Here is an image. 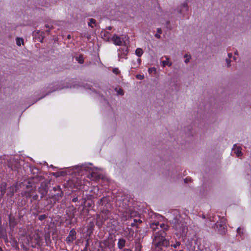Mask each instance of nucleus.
I'll return each instance as SVG.
<instances>
[{
    "mask_svg": "<svg viewBox=\"0 0 251 251\" xmlns=\"http://www.w3.org/2000/svg\"><path fill=\"white\" fill-rule=\"evenodd\" d=\"M8 221L9 226L10 228H14L17 225V220L15 216H14L12 213L9 214L8 215Z\"/></svg>",
    "mask_w": 251,
    "mask_h": 251,
    "instance_id": "nucleus-7",
    "label": "nucleus"
},
{
    "mask_svg": "<svg viewBox=\"0 0 251 251\" xmlns=\"http://www.w3.org/2000/svg\"><path fill=\"white\" fill-rule=\"evenodd\" d=\"M142 223V221L139 219H134L133 220V222L131 223V226L132 227H138V224H141Z\"/></svg>",
    "mask_w": 251,
    "mask_h": 251,
    "instance_id": "nucleus-14",
    "label": "nucleus"
},
{
    "mask_svg": "<svg viewBox=\"0 0 251 251\" xmlns=\"http://www.w3.org/2000/svg\"><path fill=\"white\" fill-rule=\"evenodd\" d=\"M46 27L47 28H49V29L47 30H46V31H47V32H50V27H49V25H46Z\"/></svg>",
    "mask_w": 251,
    "mask_h": 251,
    "instance_id": "nucleus-38",
    "label": "nucleus"
},
{
    "mask_svg": "<svg viewBox=\"0 0 251 251\" xmlns=\"http://www.w3.org/2000/svg\"><path fill=\"white\" fill-rule=\"evenodd\" d=\"M0 251H3L2 248H1V247L0 246Z\"/></svg>",
    "mask_w": 251,
    "mask_h": 251,
    "instance_id": "nucleus-50",
    "label": "nucleus"
},
{
    "mask_svg": "<svg viewBox=\"0 0 251 251\" xmlns=\"http://www.w3.org/2000/svg\"><path fill=\"white\" fill-rule=\"evenodd\" d=\"M29 239L30 241L31 246L35 248L37 246L41 245L42 241V237L40 234L39 230H35L29 236Z\"/></svg>",
    "mask_w": 251,
    "mask_h": 251,
    "instance_id": "nucleus-3",
    "label": "nucleus"
},
{
    "mask_svg": "<svg viewBox=\"0 0 251 251\" xmlns=\"http://www.w3.org/2000/svg\"><path fill=\"white\" fill-rule=\"evenodd\" d=\"M226 63H227V67H229L230 66V59L229 58L226 59Z\"/></svg>",
    "mask_w": 251,
    "mask_h": 251,
    "instance_id": "nucleus-35",
    "label": "nucleus"
},
{
    "mask_svg": "<svg viewBox=\"0 0 251 251\" xmlns=\"http://www.w3.org/2000/svg\"><path fill=\"white\" fill-rule=\"evenodd\" d=\"M96 20L94 19H90L89 20V22H88V25L91 26V27H93L96 24Z\"/></svg>",
    "mask_w": 251,
    "mask_h": 251,
    "instance_id": "nucleus-17",
    "label": "nucleus"
},
{
    "mask_svg": "<svg viewBox=\"0 0 251 251\" xmlns=\"http://www.w3.org/2000/svg\"><path fill=\"white\" fill-rule=\"evenodd\" d=\"M112 72L115 75H119L120 73V71L118 68H115L113 69Z\"/></svg>",
    "mask_w": 251,
    "mask_h": 251,
    "instance_id": "nucleus-24",
    "label": "nucleus"
},
{
    "mask_svg": "<svg viewBox=\"0 0 251 251\" xmlns=\"http://www.w3.org/2000/svg\"><path fill=\"white\" fill-rule=\"evenodd\" d=\"M5 234V232L4 231H3L2 230V228H1V232H0V237L4 238Z\"/></svg>",
    "mask_w": 251,
    "mask_h": 251,
    "instance_id": "nucleus-31",
    "label": "nucleus"
},
{
    "mask_svg": "<svg viewBox=\"0 0 251 251\" xmlns=\"http://www.w3.org/2000/svg\"><path fill=\"white\" fill-rule=\"evenodd\" d=\"M173 227L176 230L177 235H183L186 233L187 227L185 224L176 219L174 220Z\"/></svg>",
    "mask_w": 251,
    "mask_h": 251,
    "instance_id": "nucleus-2",
    "label": "nucleus"
},
{
    "mask_svg": "<svg viewBox=\"0 0 251 251\" xmlns=\"http://www.w3.org/2000/svg\"><path fill=\"white\" fill-rule=\"evenodd\" d=\"M184 57L186 58V59L185 60V62L186 63H188L189 62V59L191 58L190 55L188 56L187 54H185Z\"/></svg>",
    "mask_w": 251,
    "mask_h": 251,
    "instance_id": "nucleus-27",
    "label": "nucleus"
},
{
    "mask_svg": "<svg viewBox=\"0 0 251 251\" xmlns=\"http://www.w3.org/2000/svg\"><path fill=\"white\" fill-rule=\"evenodd\" d=\"M235 55H238V52H237V51H236L235 52Z\"/></svg>",
    "mask_w": 251,
    "mask_h": 251,
    "instance_id": "nucleus-49",
    "label": "nucleus"
},
{
    "mask_svg": "<svg viewBox=\"0 0 251 251\" xmlns=\"http://www.w3.org/2000/svg\"><path fill=\"white\" fill-rule=\"evenodd\" d=\"M24 41L22 38L17 37L16 38V44L20 46H21V44H23Z\"/></svg>",
    "mask_w": 251,
    "mask_h": 251,
    "instance_id": "nucleus-19",
    "label": "nucleus"
},
{
    "mask_svg": "<svg viewBox=\"0 0 251 251\" xmlns=\"http://www.w3.org/2000/svg\"><path fill=\"white\" fill-rule=\"evenodd\" d=\"M142 247L140 245L136 246L135 251H141Z\"/></svg>",
    "mask_w": 251,
    "mask_h": 251,
    "instance_id": "nucleus-28",
    "label": "nucleus"
},
{
    "mask_svg": "<svg viewBox=\"0 0 251 251\" xmlns=\"http://www.w3.org/2000/svg\"><path fill=\"white\" fill-rule=\"evenodd\" d=\"M77 184H75V187L77 189H83L82 187V185H84V181L83 180H77Z\"/></svg>",
    "mask_w": 251,
    "mask_h": 251,
    "instance_id": "nucleus-15",
    "label": "nucleus"
},
{
    "mask_svg": "<svg viewBox=\"0 0 251 251\" xmlns=\"http://www.w3.org/2000/svg\"><path fill=\"white\" fill-rule=\"evenodd\" d=\"M188 10V6L187 2H184L183 3L180 7V9H179L178 12L180 14H184V12H187Z\"/></svg>",
    "mask_w": 251,
    "mask_h": 251,
    "instance_id": "nucleus-11",
    "label": "nucleus"
},
{
    "mask_svg": "<svg viewBox=\"0 0 251 251\" xmlns=\"http://www.w3.org/2000/svg\"><path fill=\"white\" fill-rule=\"evenodd\" d=\"M76 232L75 229H72L70 230L69 235L66 239V243L68 244H70L76 239Z\"/></svg>",
    "mask_w": 251,
    "mask_h": 251,
    "instance_id": "nucleus-6",
    "label": "nucleus"
},
{
    "mask_svg": "<svg viewBox=\"0 0 251 251\" xmlns=\"http://www.w3.org/2000/svg\"><path fill=\"white\" fill-rule=\"evenodd\" d=\"M236 147V145H234V147H233V150H235V147Z\"/></svg>",
    "mask_w": 251,
    "mask_h": 251,
    "instance_id": "nucleus-48",
    "label": "nucleus"
},
{
    "mask_svg": "<svg viewBox=\"0 0 251 251\" xmlns=\"http://www.w3.org/2000/svg\"><path fill=\"white\" fill-rule=\"evenodd\" d=\"M113 43L117 46H121L123 42V39L117 35H114L112 38Z\"/></svg>",
    "mask_w": 251,
    "mask_h": 251,
    "instance_id": "nucleus-9",
    "label": "nucleus"
},
{
    "mask_svg": "<svg viewBox=\"0 0 251 251\" xmlns=\"http://www.w3.org/2000/svg\"><path fill=\"white\" fill-rule=\"evenodd\" d=\"M111 28H111V27H110V26L108 27V29H109V30H111Z\"/></svg>",
    "mask_w": 251,
    "mask_h": 251,
    "instance_id": "nucleus-51",
    "label": "nucleus"
},
{
    "mask_svg": "<svg viewBox=\"0 0 251 251\" xmlns=\"http://www.w3.org/2000/svg\"><path fill=\"white\" fill-rule=\"evenodd\" d=\"M118 94L119 95H124V91H123V89H119V90L118 91Z\"/></svg>",
    "mask_w": 251,
    "mask_h": 251,
    "instance_id": "nucleus-32",
    "label": "nucleus"
},
{
    "mask_svg": "<svg viewBox=\"0 0 251 251\" xmlns=\"http://www.w3.org/2000/svg\"><path fill=\"white\" fill-rule=\"evenodd\" d=\"M70 37V35H68V38H69Z\"/></svg>",
    "mask_w": 251,
    "mask_h": 251,
    "instance_id": "nucleus-55",
    "label": "nucleus"
},
{
    "mask_svg": "<svg viewBox=\"0 0 251 251\" xmlns=\"http://www.w3.org/2000/svg\"><path fill=\"white\" fill-rule=\"evenodd\" d=\"M77 60H78V62L80 64L83 63L84 62L83 59L80 57L78 58V59Z\"/></svg>",
    "mask_w": 251,
    "mask_h": 251,
    "instance_id": "nucleus-34",
    "label": "nucleus"
},
{
    "mask_svg": "<svg viewBox=\"0 0 251 251\" xmlns=\"http://www.w3.org/2000/svg\"><path fill=\"white\" fill-rule=\"evenodd\" d=\"M156 71V69L155 68H149L148 69V72L150 73V74H151L153 71L155 72Z\"/></svg>",
    "mask_w": 251,
    "mask_h": 251,
    "instance_id": "nucleus-29",
    "label": "nucleus"
},
{
    "mask_svg": "<svg viewBox=\"0 0 251 251\" xmlns=\"http://www.w3.org/2000/svg\"><path fill=\"white\" fill-rule=\"evenodd\" d=\"M155 36L157 38H160V36L159 35V33H157L155 34Z\"/></svg>",
    "mask_w": 251,
    "mask_h": 251,
    "instance_id": "nucleus-41",
    "label": "nucleus"
},
{
    "mask_svg": "<svg viewBox=\"0 0 251 251\" xmlns=\"http://www.w3.org/2000/svg\"><path fill=\"white\" fill-rule=\"evenodd\" d=\"M105 217L103 218L104 220H105L109 218V215L110 214V212L108 210H107L106 211H105Z\"/></svg>",
    "mask_w": 251,
    "mask_h": 251,
    "instance_id": "nucleus-25",
    "label": "nucleus"
},
{
    "mask_svg": "<svg viewBox=\"0 0 251 251\" xmlns=\"http://www.w3.org/2000/svg\"><path fill=\"white\" fill-rule=\"evenodd\" d=\"M78 201V198L77 197L74 198L72 200V201L74 202H75Z\"/></svg>",
    "mask_w": 251,
    "mask_h": 251,
    "instance_id": "nucleus-36",
    "label": "nucleus"
},
{
    "mask_svg": "<svg viewBox=\"0 0 251 251\" xmlns=\"http://www.w3.org/2000/svg\"><path fill=\"white\" fill-rule=\"evenodd\" d=\"M180 245V242L179 241L176 242V244L174 245H172V247H174V248H176L177 247L179 246Z\"/></svg>",
    "mask_w": 251,
    "mask_h": 251,
    "instance_id": "nucleus-26",
    "label": "nucleus"
},
{
    "mask_svg": "<svg viewBox=\"0 0 251 251\" xmlns=\"http://www.w3.org/2000/svg\"><path fill=\"white\" fill-rule=\"evenodd\" d=\"M138 62L139 63H141V59H140V58H139V59H138Z\"/></svg>",
    "mask_w": 251,
    "mask_h": 251,
    "instance_id": "nucleus-45",
    "label": "nucleus"
},
{
    "mask_svg": "<svg viewBox=\"0 0 251 251\" xmlns=\"http://www.w3.org/2000/svg\"><path fill=\"white\" fill-rule=\"evenodd\" d=\"M133 213H131V212L130 213V217H132L135 216V214H133Z\"/></svg>",
    "mask_w": 251,
    "mask_h": 251,
    "instance_id": "nucleus-42",
    "label": "nucleus"
},
{
    "mask_svg": "<svg viewBox=\"0 0 251 251\" xmlns=\"http://www.w3.org/2000/svg\"><path fill=\"white\" fill-rule=\"evenodd\" d=\"M89 246V242L88 241H87L86 244L85 245V249H88V247Z\"/></svg>",
    "mask_w": 251,
    "mask_h": 251,
    "instance_id": "nucleus-39",
    "label": "nucleus"
},
{
    "mask_svg": "<svg viewBox=\"0 0 251 251\" xmlns=\"http://www.w3.org/2000/svg\"><path fill=\"white\" fill-rule=\"evenodd\" d=\"M10 191L12 193V195H13L14 193L16 191L17 187L15 186H12L10 187Z\"/></svg>",
    "mask_w": 251,
    "mask_h": 251,
    "instance_id": "nucleus-23",
    "label": "nucleus"
},
{
    "mask_svg": "<svg viewBox=\"0 0 251 251\" xmlns=\"http://www.w3.org/2000/svg\"><path fill=\"white\" fill-rule=\"evenodd\" d=\"M1 192H2V193H5V191L4 190L1 191Z\"/></svg>",
    "mask_w": 251,
    "mask_h": 251,
    "instance_id": "nucleus-53",
    "label": "nucleus"
},
{
    "mask_svg": "<svg viewBox=\"0 0 251 251\" xmlns=\"http://www.w3.org/2000/svg\"><path fill=\"white\" fill-rule=\"evenodd\" d=\"M179 251H183L182 250H180Z\"/></svg>",
    "mask_w": 251,
    "mask_h": 251,
    "instance_id": "nucleus-56",
    "label": "nucleus"
},
{
    "mask_svg": "<svg viewBox=\"0 0 251 251\" xmlns=\"http://www.w3.org/2000/svg\"><path fill=\"white\" fill-rule=\"evenodd\" d=\"M39 196L37 194H33V195L31 197V199L30 200V202L32 203L33 201H36L38 199Z\"/></svg>",
    "mask_w": 251,
    "mask_h": 251,
    "instance_id": "nucleus-21",
    "label": "nucleus"
},
{
    "mask_svg": "<svg viewBox=\"0 0 251 251\" xmlns=\"http://www.w3.org/2000/svg\"><path fill=\"white\" fill-rule=\"evenodd\" d=\"M157 33L161 34L162 33V30L161 28H157Z\"/></svg>",
    "mask_w": 251,
    "mask_h": 251,
    "instance_id": "nucleus-37",
    "label": "nucleus"
},
{
    "mask_svg": "<svg viewBox=\"0 0 251 251\" xmlns=\"http://www.w3.org/2000/svg\"><path fill=\"white\" fill-rule=\"evenodd\" d=\"M163 64H164V65H165L166 64V62L165 61L163 62Z\"/></svg>",
    "mask_w": 251,
    "mask_h": 251,
    "instance_id": "nucleus-52",
    "label": "nucleus"
},
{
    "mask_svg": "<svg viewBox=\"0 0 251 251\" xmlns=\"http://www.w3.org/2000/svg\"><path fill=\"white\" fill-rule=\"evenodd\" d=\"M228 56L229 58L230 59L232 57V53H229L228 54Z\"/></svg>",
    "mask_w": 251,
    "mask_h": 251,
    "instance_id": "nucleus-44",
    "label": "nucleus"
},
{
    "mask_svg": "<svg viewBox=\"0 0 251 251\" xmlns=\"http://www.w3.org/2000/svg\"><path fill=\"white\" fill-rule=\"evenodd\" d=\"M136 78L139 79H142L144 78V75H136Z\"/></svg>",
    "mask_w": 251,
    "mask_h": 251,
    "instance_id": "nucleus-33",
    "label": "nucleus"
},
{
    "mask_svg": "<svg viewBox=\"0 0 251 251\" xmlns=\"http://www.w3.org/2000/svg\"><path fill=\"white\" fill-rule=\"evenodd\" d=\"M240 230H241V228L240 227H238L237 229V232L238 233V234H240Z\"/></svg>",
    "mask_w": 251,
    "mask_h": 251,
    "instance_id": "nucleus-43",
    "label": "nucleus"
},
{
    "mask_svg": "<svg viewBox=\"0 0 251 251\" xmlns=\"http://www.w3.org/2000/svg\"><path fill=\"white\" fill-rule=\"evenodd\" d=\"M38 192L41 195V199L43 198L47 193V190L46 188L43 187H39Z\"/></svg>",
    "mask_w": 251,
    "mask_h": 251,
    "instance_id": "nucleus-13",
    "label": "nucleus"
},
{
    "mask_svg": "<svg viewBox=\"0 0 251 251\" xmlns=\"http://www.w3.org/2000/svg\"><path fill=\"white\" fill-rule=\"evenodd\" d=\"M107 201V198H105V197H102L101 199H100L98 201V203L99 204V205H103V203L104 202H105V201Z\"/></svg>",
    "mask_w": 251,
    "mask_h": 251,
    "instance_id": "nucleus-18",
    "label": "nucleus"
},
{
    "mask_svg": "<svg viewBox=\"0 0 251 251\" xmlns=\"http://www.w3.org/2000/svg\"><path fill=\"white\" fill-rule=\"evenodd\" d=\"M143 50L141 48H137L135 50L136 55L140 57L143 54Z\"/></svg>",
    "mask_w": 251,
    "mask_h": 251,
    "instance_id": "nucleus-16",
    "label": "nucleus"
},
{
    "mask_svg": "<svg viewBox=\"0 0 251 251\" xmlns=\"http://www.w3.org/2000/svg\"><path fill=\"white\" fill-rule=\"evenodd\" d=\"M162 224H159L158 222H154L150 224V227L151 230L155 233L158 230H160V226Z\"/></svg>",
    "mask_w": 251,
    "mask_h": 251,
    "instance_id": "nucleus-8",
    "label": "nucleus"
},
{
    "mask_svg": "<svg viewBox=\"0 0 251 251\" xmlns=\"http://www.w3.org/2000/svg\"><path fill=\"white\" fill-rule=\"evenodd\" d=\"M109 34V33H108V32H106V33H105V32H104V36H106V35L107 34Z\"/></svg>",
    "mask_w": 251,
    "mask_h": 251,
    "instance_id": "nucleus-47",
    "label": "nucleus"
},
{
    "mask_svg": "<svg viewBox=\"0 0 251 251\" xmlns=\"http://www.w3.org/2000/svg\"><path fill=\"white\" fill-rule=\"evenodd\" d=\"M235 153H236V156L237 157H239L241 155H242V152H241V151L240 150V147L237 148V150H235Z\"/></svg>",
    "mask_w": 251,
    "mask_h": 251,
    "instance_id": "nucleus-20",
    "label": "nucleus"
},
{
    "mask_svg": "<svg viewBox=\"0 0 251 251\" xmlns=\"http://www.w3.org/2000/svg\"><path fill=\"white\" fill-rule=\"evenodd\" d=\"M126 239L120 238L118 239V243H117V246L119 250H122L124 249V248L126 246Z\"/></svg>",
    "mask_w": 251,
    "mask_h": 251,
    "instance_id": "nucleus-10",
    "label": "nucleus"
},
{
    "mask_svg": "<svg viewBox=\"0 0 251 251\" xmlns=\"http://www.w3.org/2000/svg\"><path fill=\"white\" fill-rule=\"evenodd\" d=\"M102 243L105 248H108L109 250V251H113L114 250L115 243L114 241L112 238L104 240Z\"/></svg>",
    "mask_w": 251,
    "mask_h": 251,
    "instance_id": "nucleus-5",
    "label": "nucleus"
},
{
    "mask_svg": "<svg viewBox=\"0 0 251 251\" xmlns=\"http://www.w3.org/2000/svg\"><path fill=\"white\" fill-rule=\"evenodd\" d=\"M47 218V215L46 214L40 215L38 216V219L40 221H43Z\"/></svg>",
    "mask_w": 251,
    "mask_h": 251,
    "instance_id": "nucleus-22",
    "label": "nucleus"
},
{
    "mask_svg": "<svg viewBox=\"0 0 251 251\" xmlns=\"http://www.w3.org/2000/svg\"><path fill=\"white\" fill-rule=\"evenodd\" d=\"M161 229L153 234L152 246L155 251H165V248L170 246V241L166 238V231L169 229V226L166 224L160 226Z\"/></svg>",
    "mask_w": 251,
    "mask_h": 251,
    "instance_id": "nucleus-1",
    "label": "nucleus"
},
{
    "mask_svg": "<svg viewBox=\"0 0 251 251\" xmlns=\"http://www.w3.org/2000/svg\"><path fill=\"white\" fill-rule=\"evenodd\" d=\"M26 188V190L21 192V195L22 197L28 199L31 198L33 194L35 193L36 189L35 187H29V186H27Z\"/></svg>",
    "mask_w": 251,
    "mask_h": 251,
    "instance_id": "nucleus-4",
    "label": "nucleus"
},
{
    "mask_svg": "<svg viewBox=\"0 0 251 251\" xmlns=\"http://www.w3.org/2000/svg\"><path fill=\"white\" fill-rule=\"evenodd\" d=\"M123 251H132L131 249H130L126 248V249H123Z\"/></svg>",
    "mask_w": 251,
    "mask_h": 251,
    "instance_id": "nucleus-40",
    "label": "nucleus"
},
{
    "mask_svg": "<svg viewBox=\"0 0 251 251\" xmlns=\"http://www.w3.org/2000/svg\"><path fill=\"white\" fill-rule=\"evenodd\" d=\"M88 177L92 180L96 181L100 178V176L97 173L92 172L88 175Z\"/></svg>",
    "mask_w": 251,
    "mask_h": 251,
    "instance_id": "nucleus-12",
    "label": "nucleus"
},
{
    "mask_svg": "<svg viewBox=\"0 0 251 251\" xmlns=\"http://www.w3.org/2000/svg\"><path fill=\"white\" fill-rule=\"evenodd\" d=\"M233 59H234L235 60H236V58H235V57H234Z\"/></svg>",
    "mask_w": 251,
    "mask_h": 251,
    "instance_id": "nucleus-54",
    "label": "nucleus"
},
{
    "mask_svg": "<svg viewBox=\"0 0 251 251\" xmlns=\"http://www.w3.org/2000/svg\"><path fill=\"white\" fill-rule=\"evenodd\" d=\"M191 181H192V179L190 177H187L184 179V182L186 183H188L189 182H191Z\"/></svg>",
    "mask_w": 251,
    "mask_h": 251,
    "instance_id": "nucleus-30",
    "label": "nucleus"
},
{
    "mask_svg": "<svg viewBox=\"0 0 251 251\" xmlns=\"http://www.w3.org/2000/svg\"><path fill=\"white\" fill-rule=\"evenodd\" d=\"M81 251H88V249L84 248V249L82 250Z\"/></svg>",
    "mask_w": 251,
    "mask_h": 251,
    "instance_id": "nucleus-46",
    "label": "nucleus"
}]
</instances>
